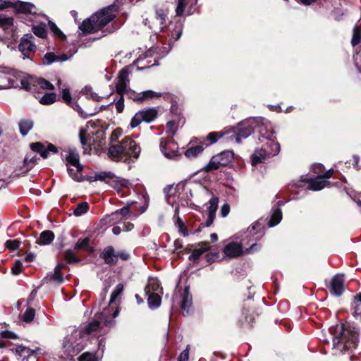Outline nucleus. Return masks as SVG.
Returning a JSON list of instances; mask_svg holds the SVG:
<instances>
[{
  "label": "nucleus",
  "instance_id": "47",
  "mask_svg": "<svg viewBox=\"0 0 361 361\" xmlns=\"http://www.w3.org/2000/svg\"><path fill=\"white\" fill-rule=\"evenodd\" d=\"M35 316V310L33 308H28L23 315V320L25 322H30Z\"/></svg>",
  "mask_w": 361,
  "mask_h": 361
},
{
  "label": "nucleus",
  "instance_id": "64",
  "mask_svg": "<svg viewBox=\"0 0 361 361\" xmlns=\"http://www.w3.org/2000/svg\"><path fill=\"white\" fill-rule=\"evenodd\" d=\"M0 335L2 338H11V339L18 338L17 335H16L14 333H13L11 331H1Z\"/></svg>",
  "mask_w": 361,
  "mask_h": 361
},
{
  "label": "nucleus",
  "instance_id": "15",
  "mask_svg": "<svg viewBox=\"0 0 361 361\" xmlns=\"http://www.w3.org/2000/svg\"><path fill=\"white\" fill-rule=\"evenodd\" d=\"M30 147L32 151L39 152L44 159L48 157L49 152H57V148L52 144H49L47 147H45L41 142H32L30 145Z\"/></svg>",
  "mask_w": 361,
  "mask_h": 361
},
{
  "label": "nucleus",
  "instance_id": "37",
  "mask_svg": "<svg viewBox=\"0 0 361 361\" xmlns=\"http://www.w3.org/2000/svg\"><path fill=\"white\" fill-rule=\"evenodd\" d=\"M37 157L36 156H32L31 154H27L24 159V172L30 171L36 164Z\"/></svg>",
  "mask_w": 361,
  "mask_h": 361
},
{
  "label": "nucleus",
  "instance_id": "8",
  "mask_svg": "<svg viewBox=\"0 0 361 361\" xmlns=\"http://www.w3.org/2000/svg\"><path fill=\"white\" fill-rule=\"evenodd\" d=\"M102 322H104V325L106 326H111L114 324V322L112 319L109 320L106 318V312H103L96 314L93 321L86 325L82 332L86 334H91L94 333L99 329Z\"/></svg>",
  "mask_w": 361,
  "mask_h": 361
},
{
  "label": "nucleus",
  "instance_id": "54",
  "mask_svg": "<svg viewBox=\"0 0 361 361\" xmlns=\"http://www.w3.org/2000/svg\"><path fill=\"white\" fill-rule=\"evenodd\" d=\"M32 30L34 34L40 38H44L47 35V31L45 28L42 26L34 27Z\"/></svg>",
  "mask_w": 361,
  "mask_h": 361
},
{
  "label": "nucleus",
  "instance_id": "25",
  "mask_svg": "<svg viewBox=\"0 0 361 361\" xmlns=\"http://www.w3.org/2000/svg\"><path fill=\"white\" fill-rule=\"evenodd\" d=\"M160 288V282L157 278H150L148 283L145 288L146 295L149 293H157Z\"/></svg>",
  "mask_w": 361,
  "mask_h": 361
},
{
  "label": "nucleus",
  "instance_id": "35",
  "mask_svg": "<svg viewBox=\"0 0 361 361\" xmlns=\"http://www.w3.org/2000/svg\"><path fill=\"white\" fill-rule=\"evenodd\" d=\"M148 296L147 302L150 308H157L161 304V297L157 293H149L147 295Z\"/></svg>",
  "mask_w": 361,
  "mask_h": 361
},
{
  "label": "nucleus",
  "instance_id": "63",
  "mask_svg": "<svg viewBox=\"0 0 361 361\" xmlns=\"http://www.w3.org/2000/svg\"><path fill=\"white\" fill-rule=\"evenodd\" d=\"M230 212V206L228 203H224L221 207V215L222 217H226Z\"/></svg>",
  "mask_w": 361,
  "mask_h": 361
},
{
  "label": "nucleus",
  "instance_id": "30",
  "mask_svg": "<svg viewBox=\"0 0 361 361\" xmlns=\"http://www.w3.org/2000/svg\"><path fill=\"white\" fill-rule=\"evenodd\" d=\"M79 138L81 145L85 146H90L92 145L91 137L88 133V128H82L79 132Z\"/></svg>",
  "mask_w": 361,
  "mask_h": 361
},
{
  "label": "nucleus",
  "instance_id": "18",
  "mask_svg": "<svg viewBox=\"0 0 361 361\" xmlns=\"http://www.w3.org/2000/svg\"><path fill=\"white\" fill-rule=\"evenodd\" d=\"M12 8H15L18 13H34L36 12V8L34 4L21 1L13 2Z\"/></svg>",
  "mask_w": 361,
  "mask_h": 361
},
{
  "label": "nucleus",
  "instance_id": "5",
  "mask_svg": "<svg viewBox=\"0 0 361 361\" xmlns=\"http://www.w3.org/2000/svg\"><path fill=\"white\" fill-rule=\"evenodd\" d=\"M204 194L205 196L209 198L208 203L207 204V211L208 212V218L204 225V226L209 227L211 226L216 217V212L218 209L219 197L214 195L213 192L204 188Z\"/></svg>",
  "mask_w": 361,
  "mask_h": 361
},
{
  "label": "nucleus",
  "instance_id": "45",
  "mask_svg": "<svg viewBox=\"0 0 361 361\" xmlns=\"http://www.w3.org/2000/svg\"><path fill=\"white\" fill-rule=\"evenodd\" d=\"M176 130L177 125L174 121H170L166 123V133L169 135V137H171L173 139V136L176 133Z\"/></svg>",
  "mask_w": 361,
  "mask_h": 361
},
{
  "label": "nucleus",
  "instance_id": "40",
  "mask_svg": "<svg viewBox=\"0 0 361 361\" xmlns=\"http://www.w3.org/2000/svg\"><path fill=\"white\" fill-rule=\"evenodd\" d=\"M56 99V95L55 93H46L39 99L40 104L43 105H49L53 104Z\"/></svg>",
  "mask_w": 361,
  "mask_h": 361
},
{
  "label": "nucleus",
  "instance_id": "14",
  "mask_svg": "<svg viewBox=\"0 0 361 361\" xmlns=\"http://www.w3.org/2000/svg\"><path fill=\"white\" fill-rule=\"evenodd\" d=\"M129 71L128 68H123L118 74L116 85V92L119 95H123L128 91L127 89L129 83Z\"/></svg>",
  "mask_w": 361,
  "mask_h": 361
},
{
  "label": "nucleus",
  "instance_id": "51",
  "mask_svg": "<svg viewBox=\"0 0 361 361\" xmlns=\"http://www.w3.org/2000/svg\"><path fill=\"white\" fill-rule=\"evenodd\" d=\"M68 171L70 176H71L73 179H74L77 181H80L82 180L81 179V176H82L81 171H77L76 168L73 169V168L68 167Z\"/></svg>",
  "mask_w": 361,
  "mask_h": 361
},
{
  "label": "nucleus",
  "instance_id": "29",
  "mask_svg": "<svg viewBox=\"0 0 361 361\" xmlns=\"http://www.w3.org/2000/svg\"><path fill=\"white\" fill-rule=\"evenodd\" d=\"M162 94L161 92H157L153 90H146L139 93V98L137 99L140 100V102H142L145 100L152 99L155 98L161 97Z\"/></svg>",
  "mask_w": 361,
  "mask_h": 361
},
{
  "label": "nucleus",
  "instance_id": "13",
  "mask_svg": "<svg viewBox=\"0 0 361 361\" xmlns=\"http://www.w3.org/2000/svg\"><path fill=\"white\" fill-rule=\"evenodd\" d=\"M32 39H34V37L31 34H26L20 40L18 49L25 56L29 57V55L36 49Z\"/></svg>",
  "mask_w": 361,
  "mask_h": 361
},
{
  "label": "nucleus",
  "instance_id": "31",
  "mask_svg": "<svg viewBox=\"0 0 361 361\" xmlns=\"http://www.w3.org/2000/svg\"><path fill=\"white\" fill-rule=\"evenodd\" d=\"M219 157V161L221 162L223 166H227L233 159V153L231 151H224L219 154H216Z\"/></svg>",
  "mask_w": 361,
  "mask_h": 361
},
{
  "label": "nucleus",
  "instance_id": "38",
  "mask_svg": "<svg viewBox=\"0 0 361 361\" xmlns=\"http://www.w3.org/2000/svg\"><path fill=\"white\" fill-rule=\"evenodd\" d=\"M14 352L20 357H28L33 353V351L24 345H17Z\"/></svg>",
  "mask_w": 361,
  "mask_h": 361
},
{
  "label": "nucleus",
  "instance_id": "3",
  "mask_svg": "<svg viewBox=\"0 0 361 361\" xmlns=\"http://www.w3.org/2000/svg\"><path fill=\"white\" fill-rule=\"evenodd\" d=\"M113 6H110L93 14L79 26L82 34L94 33L102 29L106 25L111 22L115 14L112 13Z\"/></svg>",
  "mask_w": 361,
  "mask_h": 361
},
{
  "label": "nucleus",
  "instance_id": "17",
  "mask_svg": "<svg viewBox=\"0 0 361 361\" xmlns=\"http://www.w3.org/2000/svg\"><path fill=\"white\" fill-rule=\"evenodd\" d=\"M107 184L115 189L118 192H121L124 188H128L130 183L128 180L112 175L111 178L107 180Z\"/></svg>",
  "mask_w": 361,
  "mask_h": 361
},
{
  "label": "nucleus",
  "instance_id": "44",
  "mask_svg": "<svg viewBox=\"0 0 361 361\" xmlns=\"http://www.w3.org/2000/svg\"><path fill=\"white\" fill-rule=\"evenodd\" d=\"M175 224L178 228V232L181 235L183 236H187L188 235V229L178 215L177 216Z\"/></svg>",
  "mask_w": 361,
  "mask_h": 361
},
{
  "label": "nucleus",
  "instance_id": "27",
  "mask_svg": "<svg viewBox=\"0 0 361 361\" xmlns=\"http://www.w3.org/2000/svg\"><path fill=\"white\" fill-rule=\"evenodd\" d=\"M68 59L66 55L63 54L61 56H56L53 52L47 53L44 56V64L49 65L55 61H64Z\"/></svg>",
  "mask_w": 361,
  "mask_h": 361
},
{
  "label": "nucleus",
  "instance_id": "55",
  "mask_svg": "<svg viewBox=\"0 0 361 361\" xmlns=\"http://www.w3.org/2000/svg\"><path fill=\"white\" fill-rule=\"evenodd\" d=\"M62 99L68 104L72 102V97L70 94L69 90L67 88H62Z\"/></svg>",
  "mask_w": 361,
  "mask_h": 361
},
{
  "label": "nucleus",
  "instance_id": "52",
  "mask_svg": "<svg viewBox=\"0 0 361 361\" xmlns=\"http://www.w3.org/2000/svg\"><path fill=\"white\" fill-rule=\"evenodd\" d=\"M78 361H96L94 354L86 352L82 353L78 358Z\"/></svg>",
  "mask_w": 361,
  "mask_h": 361
},
{
  "label": "nucleus",
  "instance_id": "59",
  "mask_svg": "<svg viewBox=\"0 0 361 361\" xmlns=\"http://www.w3.org/2000/svg\"><path fill=\"white\" fill-rule=\"evenodd\" d=\"M22 262L19 260L16 261L11 269L12 273L16 275L20 274L22 271Z\"/></svg>",
  "mask_w": 361,
  "mask_h": 361
},
{
  "label": "nucleus",
  "instance_id": "43",
  "mask_svg": "<svg viewBox=\"0 0 361 361\" xmlns=\"http://www.w3.org/2000/svg\"><path fill=\"white\" fill-rule=\"evenodd\" d=\"M61 265L56 266L54 269V273L50 276V279L58 283H62L63 281V278L61 272Z\"/></svg>",
  "mask_w": 361,
  "mask_h": 361
},
{
  "label": "nucleus",
  "instance_id": "32",
  "mask_svg": "<svg viewBox=\"0 0 361 361\" xmlns=\"http://www.w3.org/2000/svg\"><path fill=\"white\" fill-rule=\"evenodd\" d=\"M32 127L33 122L30 119H23L19 122L20 132L23 135H26Z\"/></svg>",
  "mask_w": 361,
  "mask_h": 361
},
{
  "label": "nucleus",
  "instance_id": "41",
  "mask_svg": "<svg viewBox=\"0 0 361 361\" xmlns=\"http://www.w3.org/2000/svg\"><path fill=\"white\" fill-rule=\"evenodd\" d=\"M89 209V205L87 202H82L77 205L76 208L74 209V214L76 216H80L84 214H85Z\"/></svg>",
  "mask_w": 361,
  "mask_h": 361
},
{
  "label": "nucleus",
  "instance_id": "33",
  "mask_svg": "<svg viewBox=\"0 0 361 361\" xmlns=\"http://www.w3.org/2000/svg\"><path fill=\"white\" fill-rule=\"evenodd\" d=\"M203 145H197L190 147L185 152V156L189 159L195 158L197 155L201 154L204 149Z\"/></svg>",
  "mask_w": 361,
  "mask_h": 361
},
{
  "label": "nucleus",
  "instance_id": "16",
  "mask_svg": "<svg viewBox=\"0 0 361 361\" xmlns=\"http://www.w3.org/2000/svg\"><path fill=\"white\" fill-rule=\"evenodd\" d=\"M344 279L343 275L334 276L330 283V292L335 296H340L344 290Z\"/></svg>",
  "mask_w": 361,
  "mask_h": 361
},
{
  "label": "nucleus",
  "instance_id": "21",
  "mask_svg": "<svg viewBox=\"0 0 361 361\" xmlns=\"http://www.w3.org/2000/svg\"><path fill=\"white\" fill-rule=\"evenodd\" d=\"M210 249L208 242H202L198 245V247L195 248L189 256V260L195 261L205 252Z\"/></svg>",
  "mask_w": 361,
  "mask_h": 361
},
{
  "label": "nucleus",
  "instance_id": "42",
  "mask_svg": "<svg viewBox=\"0 0 361 361\" xmlns=\"http://www.w3.org/2000/svg\"><path fill=\"white\" fill-rule=\"evenodd\" d=\"M39 86L44 90H54V86L44 78H36V87Z\"/></svg>",
  "mask_w": 361,
  "mask_h": 361
},
{
  "label": "nucleus",
  "instance_id": "4",
  "mask_svg": "<svg viewBox=\"0 0 361 361\" xmlns=\"http://www.w3.org/2000/svg\"><path fill=\"white\" fill-rule=\"evenodd\" d=\"M256 128H258L259 133L262 137L270 139L269 135H265L263 133L264 130V125L259 124L255 118H250L240 123L236 130L231 128L228 129L230 130V135L228 136V140H235L237 143H240L243 138H246L250 135Z\"/></svg>",
  "mask_w": 361,
  "mask_h": 361
},
{
  "label": "nucleus",
  "instance_id": "12",
  "mask_svg": "<svg viewBox=\"0 0 361 361\" xmlns=\"http://www.w3.org/2000/svg\"><path fill=\"white\" fill-rule=\"evenodd\" d=\"M273 152H267L265 149H256L252 156V165H257V164L262 162L266 159L269 154L273 156L279 154L280 151V145L279 143H272Z\"/></svg>",
  "mask_w": 361,
  "mask_h": 361
},
{
  "label": "nucleus",
  "instance_id": "56",
  "mask_svg": "<svg viewBox=\"0 0 361 361\" xmlns=\"http://www.w3.org/2000/svg\"><path fill=\"white\" fill-rule=\"evenodd\" d=\"M19 245H20V242L18 240H8L6 243V247L11 250H16L19 247Z\"/></svg>",
  "mask_w": 361,
  "mask_h": 361
},
{
  "label": "nucleus",
  "instance_id": "60",
  "mask_svg": "<svg viewBox=\"0 0 361 361\" xmlns=\"http://www.w3.org/2000/svg\"><path fill=\"white\" fill-rule=\"evenodd\" d=\"M13 23V18H5L0 15V26L11 25Z\"/></svg>",
  "mask_w": 361,
  "mask_h": 361
},
{
  "label": "nucleus",
  "instance_id": "24",
  "mask_svg": "<svg viewBox=\"0 0 361 361\" xmlns=\"http://www.w3.org/2000/svg\"><path fill=\"white\" fill-rule=\"evenodd\" d=\"M230 130L228 129H225L219 132H212L209 133L207 136V140L209 142V144L216 143L219 139L224 137V136H229Z\"/></svg>",
  "mask_w": 361,
  "mask_h": 361
},
{
  "label": "nucleus",
  "instance_id": "7",
  "mask_svg": "<svg viewBox=\"0 0 361 361\" xmlns=\"http://www.w3.org/2000/svg\"><path fill=\"white\" fill-rule=\"evenodd\" d=\"M259 248V245L252 244L250 248L243 251L240 244L238 243H230L224 247V253L228 257H236L242 254L254 252Z\"/></svg>",
  "mask_w": 361,
  "mask_h": 361
},
{
  "label": "nucleus",
  "instance_id": "36",
  "mask_svg": "<svg viewBox=\"0 0 361 361\" xmlns=\"http://www.w3.org/2000/svg\"><path fill=\"white\" fill-rule=\"evenodd\" d=\"M221 166H223L221 162L219 161V157L216 155L214 156L209 161L207 165L204 168L207 172L212 171L214 170L219 169Z\"/></svg>",
  "mask_w": 361,
  "mask_h": 361
},
{
  "label": "nucleus",
  "instance_id": "22",
  "mask_svg": "<svg viewBox=\"0 0 361 361\" xmlns=\"http://www.w3.org/2000/svg\"><path fill=\"white\" fill-rule=\"evenodd\" d=\"M192 306V296L189 293V288L186 287L184 289L183 300L181 302V309L183 312V314L189 313V309Z\"/></svg>",
  "mask_w": 361,
  "mask_h": 361
},
{
  "label": "nucleus",
  "instance_id": "58",
  "mask_svg": "<svg viewBox=\"0 0 361 361\" xmlns=\"http://www.w3.org/2000/svg\"><path fill=\"white\" fill-rule=\"evenodd\" d=\"M189 349H190V345H188L186 348L182 353H180V354L179 355L178 361H188Z\"/></svg>",
  "mask_w": 361,
  "mask_h": 361
},
{
  "label": "nucleus",
  "instance_id": "11",
  "mask_svg": "<svg viewBox=\"0 0 361 361\" xmlns=\"http://www.w3.org/2000/svg\"><path fill=\"white\" fill-rule=\"evenodd\" d=\"M160 148L162 153L168 158L172 159L178 155V146L171 137L161 139L160 142Z\"/></svg>",
  "mask_w": 361,
  "mask_h": 361
},
{
  "label": "nucleus",
  "instance_id": "53",
  "mask_svg": "<svg viewBox=\"0 0 361 361\" xmlns=\"http://www.w3.org/2000/svg\"><path fill=\"white\" fill-rule=\"evenodd\" d=\"M112 175L111 173L100 172L95 175L93 180H105L107 183V180L111 178Z\"/></svg>",
  "mask_w": 361,
  "mask_h": 361
},
{
  "label": "nucleus",
  "instance_id": "9",
  "mask_svg": "<svg viewBox=\"0 0 361 361\" xmlns=\"http://www.w3.org/2000/svg\"><path fill=\"white\" fill-rule=\"evenodd\" d=\"M129 257V255L124 251L116 252L114 248L111 246L105 247L101 254V257L103 258L105 263L108 264H116L118 259L122 260H127L128 259Z\"/></svg>",
  "mask_w": 361,
  "mask_h": 361
},
{
  "label": "nucleus",
  "instance_id": "26",
  "mask_svg": "<svg viewBox=\"0 0 361 361\" xmlns=\"http://www.w3.org/2000/svg\"><path fill=\"white\" fill-rule=\"evenodd\" d=\"M20 84L26 90H34V87H36V77L32 75L24 77L21 79Z\"/></svg>",
  "mask_w": 361,
  "mask_h": 361
},
{
  "label": "nucleus",
  "instance_id": "6",
  "mask_svg": "<svg viewBox=\"0 0 361 361\" xmlns=\"http://www.w3.org/2000/svg\"><path fill=\"white\" fill-rule=\"evenodd\" d=\"M157 110L155 108H148L139 111L133 117L130 126L134 128L142 122L150 123L157 117Z\"/></svg>",
  "mask_w": 361,
  "mask_h": 361
},
{
  "label": "nucleus",
  "instance_id": "39",
  "mask_svg": "<svg viewBox=\"0 0 361 361\" xmlns=\"http://www.w3.org/2000/svg\"><path fill=\"white\" fill-rule=\"evenodd\" d=\"M282 219V212L280 209L274 211L271 218L269 222V226H274L278 224Z\"/></svg>",
  "mask_w": 361,
  "mask_h": 361
},
{
  "label": "nucleus",
  "instance_id": "19",
  "mask_svg": "<svg viewBox=\"0 0 361 361\" xmlns=\"http://www.w3.org/2000/svg\"><path fill=\"white\" fill-rule=\"evenodd\" d=\"M66 154V159L69 164L76 168V171H82V166L79 163V154L75 149H70Z\"/></svg>",
  "mask_w": 361,
  "mask_h": 361
},
{
  "label": "nucleus",
  "instance_id": "1",
  "mask_svg": "<svg viewBox=\"0 0 361 361\" xmlns=\"http://www.w3.org/2000/svg\"><path fill=\"white\" fill-rule=\"evenodd\" d=\"M332 336L333 349L336 353H342L346 350L356 348L358 342V333L356 329L343 324L329 328Z\"/></svg>",
  "mask_w": 361,
  "mask_h": 361
},
{
  "label": "nucleus",
  "instance_id": "10",
  "mask_svg": "<svg viewBox=\"0 0 361 361\" xmlns=\"http://www.w3.org/2000/svg\"><path fill=\"white\" fill-rule=\"evenodd\" d=\"M168 10L165 8H157L155 17L149 27L156 30H162L167 26Z\"/></svg>",
  "mask_w": 361,
  "mask_h": 361
},
{
  "label": "nucleus",
  "instance_id": "57",
  "mask_svg": "<svg viewBox=\"0 0 361 361\" xmlns=\"http://www.w3.org/2000/svg\"><path fill=\"white\" fill-rule=\"evenodd\" d=\"M186 6L185 0H178V6L176 7V14L178 16H181L184 11V9Z\"/></svg>",
  "mask_w": 361,
  "mask_h": 361
},
{
  "label": "nucleus",
  "instance_id": "28",
  "mask_svg": "<svg viewBox=\"0 0 361 361\" xmlns=\"http://www.w3.org/2000/svg\"><path fill=\"white\" fill-rule=\"evenodd\" d=\"M54 239V234L51 231H44L37 240V243L41 245H49Z\"/></svg>",
  "mask_w": 361,
  "mask_h": 361
},
{
  "label": "nucleus",
  "instance_id": "46",
  "mask_svg": "<svg viewBox=\"0 0 361 361\" xmlns=\"http://www.w3.org/2000/svg\"><path fill=\"white\" fill-rule=\"evenodd\" d=\"M361 42V33L357 27L353 30V35L351 40V44L353 47L357 45Z\"/></svg>",
  "mask_w": 361,
  "mask_h": 361
},
{
  "label": "nucleus",
  "instance_id": "20",
  "mask_svg": "<svg viewBox=\"0 0 361 361\" xmlns=\"http://www.w3.org/2000/svg\"><path fill=\"white\" fill-rule=\"evenodd\" d=\"M309 185L307 188L312 190H320L324 187H326L329 183L328 180H325L323 176H319L314 179H310L308 180Z\"/></svg>",
  "mask_w": 361,
  "mask_h": 361
},
{
  "label": "nucleus",
  "instance_id": "61",
  "mask_svg": "<svg viewBox=\"0 0 361 361\" xmlns=\"http://www.w3.org/2000/svg\"><path fill=\"white\" fill-rule=\"evenodd\" d=\"M130 214V207L129 205H127L126 207H123L119 210H117L114 212V215H122L123 216H126Z\"/></svg>",
  "mask_w": 361,
  "mask_h": 361
},
{
  "label": "nucleus",
  "instance_id": "62",
  "mask_svg": "<svg viewBox=\"0 0 361 361\" xmlns=\"http://www.w3.org/2000/svg\"><path fill=\"white\" fill-rule=\"evenodd\" d=\"M120 96H121L120 99L116 103V109L118 113H121L124 109L123 95H120Z\"/></svg>",
  "mask_w": 361,
  "mask_h": 361
},
{
  "label": "nucleus",
  "instance_id": "23",
  "mask_svg": "<svg viewBox=\"0 0 361 361\" xmlns=\"http://www.w3.org/2000/svg\"><path fill=\"white\" fill-rule=\"evenodd\" d=\"M90 238L88 237H86L83 239H80L75 243L74 248L76 250H83L88 253H92L94 252V249L90 245Z\"/></svg>",
  "mask_w": 361,
  "mask_h": 361
},
{
  "label": "nucleus",
  "instance_id": "2",
  "mask_svg": "<svg viewBox=\"0 0 361 361\" xmlns=\"http://www.w3.org/2000/svg\"><path fill=\"white\" fill-rule=\"evenodd\" d=\"M140 147L130 137H125L121 142L109 146L108 154L114 161H127L130 159H137Z\"/></svg>",
  "mask_w": 361,
  "mask_h": 361
},
{
  "label": "nucleus",
  "instance_id": "50",
  "mask_svg": "<svg viewBox=\"0 0 361 361\" xmlns=\"http://www.w3.org/2000/svg\"><path fill=\"white\" fill-rule=\"evenodd\" d=\"M123 290V284H121V283L118 284L111 295L109 303L113 302L116 300V298L122 293Z\"/></svg>",
  "mask_w": 361,
  "mask_h": 361
},
{
  "label": "nucleus",
  "instance_id": "49",
  "mask_svg": "<svg viewBox=\"0 0 361 361\" xmlns=\"http://www.w3.org/2000/svg\"><path fill=\"white\" fill-rule=\"evenodd\" d=\"M82 92L86 95L87 98L92 99L95 101H100L101 97L98 96L96 93L93 92L92 89L90 87H85Z\"/></svg>",
  "mask_w": 361,
  "mask_h": 361
},
{
  "label": "nucleus",
  "instance_id": "48",
  "mask_svg": "<svg viewBox=\"0 0 361 361\" xmlns=\"http://www.w3.org/2000/svg\"><path fill=\"white\" fill-rule=\"evenodd\" d=\"M64 256L66 262L68 263L78 262L80 261V259L75 257L73 251L71 250H66L65 252Z\"/></svg>",
  "mask_w": 361,
  "mask_h": 361
},
{
  "label": "nucleus",
  "instance_id": "34",
  "mask_svg": "<svg viewBox=\"0 0 361 361\" xmlns=\"http://www.w3.org/2000/svg\"><path fill=\"white\" fill-rule=\"evenodd\" d=\"M353 307L354 317L361 319V293L355 297Z\"/></svg>",
  "mask_w": 361,
  "mask_h": 361
}]
</instances>
